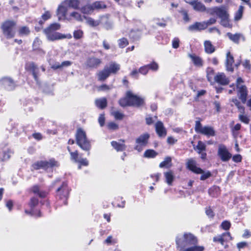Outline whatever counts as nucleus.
Masks as SVG:
<instances>
[{"instance_id": "1", "label": "nucleus", "mask_w": 251, "mask_h": 251, "mask_svg": "<svg viewBox=\"0 0 251 251\" xmlns=\"http://www.w3.org/2000/svg\"><path fill=\"white\" fill-rule=\"evenodd\" d=\"M61 25L59 23H55L50 24L45 28L43 32L46 35L47 39L50 41L61 40L65 38L71 39L72 36L71 34H64L56 32L60 29Z\"/></svg>"}, {"instance_id": "2", "label": "nucleus", "mask_w": 251, "mask_h": 251, "mask_svg": "<svg viewBox=\"0 0 251 251\" xmlns=\"http://www.w3.org/2000/svg\"><path fill=\"white\" fill-rule=\"evenodd\" d=\"M176 242L177 248L179 251H182L187 247L197 245L198 239L192 233H185L182 235L177 236L176 239Z\"/></svg>"}, {"instance_id": "3", "label": "nucleus", "mask_w": 251, "mask_h": 251, "mask_svg": "<svg viewBox=\"0 0 251 251\" xmlns=\"http://www.w3.org/2000/svg\"><path fill=\"white\" fill-rule=\"evenodd\" d=\"M119 103L122 107L126 106L139 107L144 104V99L128 91L126 92V97L119 100Z\"/></svg>"}, {"instance_id": "4", "label": "nucleus", "mask_w": 251, "mask_h": 251, "mask_svg": "<svg viewBox=\"0 0 251 251\" xmlns=\"http://www.w3.org/2000/svg\"><path fill=\"white\" fill-rule=\"evenodd\" d=\"M76 144L84 151H89L91 149L90 142L86 138V135L82 129L77 130L75 135Z\"/></svg>"}, {"instance_id": "5", "label": "nucleus", "mask_w": 251, "mask_h": 251, "mask_svg": "<svg viewBox=\"0 0 251 251\" xmlns=\"http://www.w3.org/2000/svg\"><path fill=\"white\" fill-rule=\"evenodd\" d=\"M16 23L14 21L7 20L2 23L1 28L3 35L7 39L12 38L15 34Z\"/></svg>"}, {"instance_id": "6", "label": "nucleus", "mask_w": 251, "mask_h": 251, "mask_svg": "<svg viewBox=\"0 0 251 251\" xmlns=\"http://www.w3.org/2000/svg\"><path fill=\"white\" fill-rule=\"evenodd\" d=\"M59 165L58 162L54 159H50L49 161L41 160L38 161L32 165V168L34 170L43 169L45 170L57 167Z\"/></svg>"}, {"instance_id": "7", "label": "nucleus", "mask_w": 251, "mask_h": 251, "mask_svg": "<svg viewBox=\"0 0 251 251\" xmlns=\"http://www.w3.org/2000/svg\"><path fill=\"white\" fill-rule=\"evenodd\" d=\"M195 130L197 133H201L208 137L214 136L215 135V130L212 126H202L201 122L199 121H196Z\"/></svg>"}, {"instance_id": "8", "label": "nucleus", "mask_w": 251, "mask_h": 251, "mask_svg": "<svg viewBox=\"0 0 251 251\" xmlns=\"http://www.w3.org/2000/svg\"><path fill=\"white\" fill-rule=\"evenodd\" d=\"M236 87L238 89V93L239 99L243 103H245L247 100L248 90L246 86L243 85L244 80L239 77L236 80Z\"/></svg>"}, {"instance_id": "9", "label": "nucleus", "mask_w": 251, "mask_h": 251, "mask_svg": "<svg viewBox=\"0 0 251 251\" xmlns=\"http://www.w3.org/2000/svg\"><path fill=\"white\" fill-rule=\"evenodd\" d=\"M56 193L57 197L62 200L64 204L66 205L67 204V200L69 194V189L67 184L65 182H63L61 186L57 189Z\"/></svg>"}, {"instance_id": "10", "label": "nucleus", "mask_w": 251, "mask_h": 251, "mask_svg": "<svg viewBox=\"0 0 251 251\" xmlns=\"http://www.w3.org/2000/svg\"><path fill=\"white\" fill-rule=\"evenodd\" d=\"M150 137V134L147 133L140 135L136 139L135 142L136 145L135 146L134 149L138 151L139 152H141L143 150V148L146 146L148 143Z\"/></svg>"}, {"instance_id": "11", "label": "nucleus", "mask_w": 251, "mask_h": 251, "mask_svg": "<svg viewBox=\"0 0 251 251\" xmlns=\"http://www.w3.org/2000/svg\"><path fill=\"white\" fill-rule=\"evenodd\" d=\"M0 86L8 91H11L15 89L16 84L11 77L5 76L0 79Z\"/></svg>"}, {"instance_id": "12", "label": "nucleus", "mask_w": 251, "mask_h": 251, "mask_svg": "<svg viewBox=\"0 0 251 251\" xmlns=\"http://www.w3.org/2000/svg\"><path fill=\"white\" fill-rule=\"evenodd\" d=\"M218 155L224 162L228 161L232 156L231 154L229 152L226 147L224 145L219 146Z\"/></svg>"}, {"instance_id": "13", "label": "nucleus", "mask_w": 251, "mask_h": 251, "mask_svg": "<svg viewBox=\"0 0 251 251\" xmlns=\"http://www.w3.org/2000/svg\"><path fill=\"white\" fill-rule=\"evenodd\" d=\"M38 204V200L36 198H32L30 200L29 205L30 207V211L25 210V213L32 216L41 217V214L40 211L37 212L34 210V207Z\"/></svg>"}, {"instance_id": "14", "label": "nucleus", "mask_w": 251, "mask_h": 251, "mask_svg": "<svg viewBox=\"0 0 251 251\" xmlns=\"http://www.w3.org/2000/svg\"><path fill=\"white\" fill-rule=\"evenodd\" d=\"M234 59L233 56L231 54L230 51H228L226 54L225 60V67L226 71L232 73L234 71Z\"/></svg>"}, {"instance_id": "15", "label": "nucleus", "mask_w": 251, "mask_h": 251, "mask_svg": "<svg viewBox=\"0 0 251 251\" xmlns=\"http://www.w3.org/2000/svg\"><path fill=\"white\" fill-rule=\"evenodd\" d=\"M187 168L194 173L200 174L203 172V170L197 166V162L193 158H189L186 162Z\"/></svg>"}, {"instance_id": "16", "label": "nucleus", "mask_w": 251, "mask_h": 251, "mask_svg": "<svg viewBox=\"0 0 251 251\" xmlns=\"http://www.w3.org/2000/svg\"><path fill=\"white\" fill-rule=\"evenodd\" d=\"M232 239V238L229 232H224L221 235H219L213 238V241L218 242L222 245H224L225 242H227Z\"/></svg>"}, {"instance_id": "17", "label": "nucleus", "mask_w": 251, "mask_h": 251, "mask_svg": "<svg viewBox=\"0 0 251 251\" xmlns=\"http://www.w3.org/2000/svg\"><path fill=\"white\" fill-rule=\"evenodd\" d=\"M216 82L222 85H226L229 82V80L224 73H218L214 76Z\"/></svg>"}, {"instance_id": "18", "label": "nucleus", "mask_w": 251, "mask_h": 251, "mask_svg": "<svg viewBox=\"0 0 251 251\" xmlns=\"http://www.w3.org/2000/svg\"><path fill=\"white\" fill-rule=\"evenodd\" d=\"M101 60L95 57H89L85 63L86 66L90 68H97L101 63Z\"/></svg>"}, {"instance_id": "19", "label": "nucleus", "mask_w": 251, "mask_h": 251, "mask_svg": "<svg viewBox=\"0 0 251 251\" xmlns=\"http://www.w3.org/2000/svg\"><path fill=\"white\" fill-rule=\"evenodd\" d=\"M99 22V25H102L106 29H109L112 27V23L107 15L100 17Z\"/></svg>"}, {"instance_id": "20", "label": "nucleus", "mask_w": 251, "mask_h": 251, "mask_svg": "<svg viewBox=\"0 0 251 251\" xmlns=\"http://www.w3.org/2000/svg\"><path fill=\"white\" fill-rule=\"evenodd\" d=\"M206 28V25L202 22H196L188 26V29L191 32L201 31Z\"/></svg>"}, {"instance_id": "21", "label": "nucleus", "mask_w": 251, "mask_h": 251, "mask_svg": "<svg viewBox=\"0 0 251 251\" xmlns=\"http://www.w3.org/2000/svg\"><path fill=\"white\" fill-rule=\"evenodd\" d=\"M111 145L117 151H123L126 148L124 140H119L118 141H113L111 142Z\"/></svg>"}, {"instance_id": "22", "label": "nucleus", "mask_w": 251, "mask_h": 251, "mask_svg": "<svg viewBox=\"0 0 251 251\" xmlns=\"http://www.w3.org/2000/svg\"><path fill=\"white\" fill-rule=\"evenodd\" d=\"M211 14H216L220 19L224 18L226 16H228L226 8L224 7H214L212 9Z\"/></svg>"}, {"instance_id": "23", "label": "nucleus", "mask_w": 251, "mask_h": 251, "mask_svg": "<svg viewBox=\"0 0 251 251\" xmlns=\"http://www.w3.org/2000/svg\"><path fill=\"white\" fill-rule=\"evenodd\" d=\"M155 130L159 137H165L166 135V130L163 123L160 121H158L155 124Z\"/></svg>"}, {"instance_id": "24", "label": "nucleus", "mask_w": 251, "mask_h": 251, "mask_svg": "<svg viewBox=\"0 0 251 251\" xmlns=\"http://www.w3.org/2000/svg\"><path fill=\"white\" fill-rule=\"evenodd\" d=\"M188 56L196 67L201 68L203 66V61L200 57L195 54H189Z\"/></svg>"}, {"instance_id": "25", "label": "nucleus", "mask_w": 251, "mask_h": 251, "mask_svg": "<svg viewBox=\"0 0 251 251\" xmlns=\"http://www.w3.org/2000/svg\"><path fill=\"white\" fill-rule=\"evenodd\" d=\"M110 75L109 71L108 70V66H106L102 71H100L97 74L98 80L100 81H104Z\"/></svg>"}, {"instance_id": "26", "label": "nucleus", "mask_w": 251, "mask_h": 251, "mask_svg": "<svg viewBox=\"0 0 251 251\" xmlns=\"http://www.w3.org/2000/svg\"><path fill=\"white\" fill-rule=\"evenodd\" d=\"M64 4L67 5L69 7L78 9H79L80 2L78 0H65Z\"/></svg>"}, {"instance_id": "27", "label": "nucleus", "mask_w": 251, "mask_h": 251, "mask_svg": "<svg viewBox=\"0 0 251 251\" xmlns=\"http://www.w3.org/2000/svg\"><path fill=\"white\" fill-rule=\"evenodd\" d=\"M204 50L208 54H211L215 50L214 46L209 40L205 41L204 42Z\"/></svg>"}, {"instance_id": "28", "label": "nucleus", "mask_w": 251, "mask_h": 251, "mask_svg": "<svg viewBox=\"0 0 251 251\" xmlns=\"http://www.w3.org/2000/svg\"><path fill=\"white\" fill-rule=\"evenodd\" d=\"M32 191L41 198L46 197L47 195V192L45 191L41 190L38 185H34L33 186L32 188Z\"/></svg>"}, {"instance_id": "29", "label": "nucleus", "mask_w": 251, "mask_h": 251, "mask_svg": "<svg viewBox=\"0 0 251 251\" xmlns=\"http://www.w3.org/2000/svg\"><path fill=\"white\" fill-rule=\"evenodd\" d=\"M193 6L194 10L198 11L203 12L206 9L205 6L201 2L195 0L190 4Z\"/></svg>"}, {"instance_id": "30", "label": "nucleus", "mask_w": 251, "mask_h": 251, "mask_svg": "<svg viewBox=\"0 0 251 251\" xmlns=\"http://www.w3.org/2000/svg\"><path fill=\"white\" fill-rule=\"evenodd\" d=\"M29 68L32 72V75L34 78L37 82L38 81V75L39 73V68L38 66L34 63H31L29 64Z\"/></svg>"}, {"instance_id": "31", "label": "nucleus", "mask_w": 251, "mask_h": 251, "mask_svg": "<svg viewBox=\"0 0 251 251\" xmlns=\"http://www.w3.org/2000/svg\"><path fill=\"white\" fill-rule=\"evenodd\" d=\"M67 5L64 4V1L58 6L57 9V15L59 17H65L67 12Z\"/></svg>"}, {"instance_id": "32", "label": "nucleus", "mask_w": 251, "mask_h": 251, "mask_svg": "<svg viewBox=\"0 0 251 251\" xmlns=\"http://www.w3.org/2000/svg\"><path fill=\"white\" fill-rule=\"evenodd\" d=\"M96 105L100 109H103L107 106V100L105 98H101L95 100Z\"/></svg>"}, {"instance_id": "33", "label": "nucleus", "mask_w": 251, "mask_h": 251, "mask_svg": "<svg viewBox=\"0 0 251 251\" xmlns=\"http://www.w3.org/2000/svg\"><path fill=\"white\" fill-rule=\"evenodd\" d=\"M120 69V65L115 62H111L108 66L109 74H116Z\"/></svg>"}, {"instance_id": "34", "label": "nucleus", "mask_w": 251, "mask_h": 251, "mask_svg": "<svg viewBox=\"0 0 251 251\" xmlns=\"http://www.w3.org/2000/svg\"><path fill=\"white\" fill-rule=\"evenodd\" d=\"M83 18L86 20V23L91 27H96L99 25V19L95 20L91 17L83 16Z\"/></svg>"}, {"instance_id": "35", "label": "nucleus", "mask_w": 251, "mask_h": 251, "mask_svg": "<svg viewBox=\"0 0 251 251\" xmlns=\"http://www.w3.org/2000/svg\"><path fill=\"white\" fill-rule=\"evenodd\" d=\"M164 176L166 178V181L169 185H171L174 179V176L172 171H170L169 172L164 173Z\"/></svg>"}, {"instance_id": "36", "label": "nucleus", "mask_w": 251, "mask_h": 251, "mask_svg": "<svg viewBox=\"0 0 251 251\" xmlns=\"http://www.w3.org/2000/svg\"><path fill=\"white\" fill-rule=\"evenodd\" d=\"M227 36L229 38L230 40L232 41L235 43H238L242 35L239 33H236L233 34L230 32H228L226 34Z\"/></svg>"}, {"instance_id": "37", "label": "nucleus", "mask_w": 251, "mask_h": 251, "mask_svg": "<svg viewBox=\"0 0 251 251\" xmlns=\"http://www.w3.org/2000/svg\"><path fill=\"white\" fill-rule=\"evenodd\" d=\"M93 10H99L105 8L106 6L103 2L96 1L92 3Z\"/></svg>"}, {"instance_id": "38", "label": "nucleus", "mask_w": 251, "mask_h": 251, "mask_svg": "<svg viewBox=\"0 0 251 251\" xmlns=\"http://www.w3.org/2000/svg\"><path fill=\"white\" fill-rule=\"evenodd\" d=\"M204 247L196 245H191L183 249L181 251H203Z\"/></svg>"}, {"instance_id": "39", "label": "nucleus", "mask_w": 251, "mask_h": 251, "mask_svg": "<svg viewBox=\"0 0 251 251\" xmlns=\"http://www.w3.org/2000/svg\"><path fill=\"white\" fill-rule=\"evenodd\" d=\"M80 10L82 13L86 14H91L94 11L92 4L84 6L81 8Z\"/></svg>"}, {"instance_id": "40", "label": "nucleus", "mask_w": 251, "mask_h": 251, "mask_svg": "<svg viewBox=\"0 0 251 251\" xmlns=\"http://www.w3.org/2000/svg\"><path fill=\"white\" fill-rule=\"evenodd\" d=\"M172 159L170 157H166L165 158L164 160L161 162L159 164L160 168H169L170 167L169 164L171 163Z\"/></svg>"}, {"instance_id": "41", "label": "nucleus", "mask_w": 251, "mask_h": 251, "mask_svg": "<svg viewBox=\"0 0 251 251\" xmlns=\"http://www.w3.org/2000/svg\"><path fill=\"white\" fill-rule=\"evenodd\" d=\"M157 154V153L153 150H147L144 152V157L147 158H153Z\"/></svg>"}, {"instance_id": "42", "label": "nucleus", "mask_w": 251, "mask_h": 251, "mask_svg": "<svg viewBox=\"0 0 251 251\" xmlns=\"http://www.w3.org/2000/svg\"><path fill=\"white\" fill-rule=\"evenodd\" d=\"M70 16L73 17L74 19L78 22H82L83 16L82 17L81 14L77 12H73L70 13Z\"/></svg>"}, {"instance_id": "43", "label": "nucleus", "mask_w": 251, "mask_h": 251, "mask_svg": "<svg viewBox=\"0 0 251 251\" xmlns=\"http://www.w3.org/2000/svg\"><path fill=\"white\" fill-rule=\"evenodd\" d=\"M83 31L81 29L75 30L73 32V37L76 39H80L83 37Z\"/></svg>"}, {"instance_id": "44", "label": "nucleus", "mask_w": 251, "mask_h": 251, "mask_svg": "<svg viewBox=\"0 0 251 251\" xmlns=\"http://www.w3.org/2000/svg\"><path fill=\"white\" fill-rule=\"evenodd\" d=\"M111 114L114 117L116 120H122L124 117L123 113L118 110H112Z\"/></svg>"}, {"instance_id": "45", "label": "nucleus", "mask_w": 251, "mask_h": 251, "mask_svg": "<svg viewBox=\"0 0 251 251\" xmlns=\"http://www.w3.org/2000/svg\"><path fill=\"white\" fill-rule=\"evenodd\" d=\"M244 10V7L242 5H240L239 7V9L237 12L236 13L235 16V20H239L241 19L242 16L243 12Z\"/></svg>"}, {"instance_id": "46", "label": "nucleus", "mask_w": 251, "mask_h": 251, "mask_svg": "<svg viewBox=\"0 0 251 251\" xmlns=\"http://www.w3.org/2000/svg\"><path fill=\"white\" fill-rule=\"evenodd\" d=\"M232 101L238 107L240 113H244V108L241 105L240 101L236 99H232Z\"/></svg>"}, {"instance_id": "47", "label": "nucleus", "mask_w": 251, "mask_h": 251, "mask_svg": "<svg viewBox=\"0 0 251 251\" xmlns=\"http://www.w3.org/2000/svg\"><path fill=\"white\" fill-rule=\"evenodd\" d=\"M30 32V30L27 26H23L19 29V33L21 35H27Z\"/></svg>"}, {"instance_id": "48", "label": "nucleus", "mask_w": 251, "mask_h": 251, "mask_svg": "<svg viewBox=\"0 0 251 251\" xmlns=\"http://www.w3.org/2000/svg\"><path fill=\"white\" fill-rule=\"evenodd\" d=\"M128 41L126 38H123L118 41L119 46L121 48H124L128 45Z\"/></svg>"}, {"instance_id": "49", "label": "nucleus", "mask_w": 251, "mask_h": 251, "mask_svg": "<svg viewBox=\"0 0 251 251\" xmlns=\"http://www.w3.org/2000/svg\"><path fill=\"white\" fill-rule=\"evenodd\" d=\"M141 36V33L139 31H138L137 33H135L134 31H131L130 33V36L135 40L139 39Z\"/></svg>"}, {"instance_id": "50", "label": "nucleus", "mask_w": 251, "mask_h": 251, "mask_svg": "<svg viewBox=\"0 0 251 251\" xmlns=\"http://www.w3.org/2000/svg\"><path fill=\"white\" fill-rule=\"evenodd\" d=\"M206 148L205 145L201 141H199L198 145L197 146V149L199 150V153H201V151H205Z\"/></svg>"}, {"instance_id": "51", "label": "nucleus", "mask_w": 251, "mask_h": 251, "mask_svg": "<svg viewBox=\"0 0 251 251\" xmlns=\"http://www.w3.org/2000/svg\"><path fill=\"white\" fill-rule=\"evenodd\" d=\"M221 24L225 27H229L230 26L228 16L221 19Z\"/></svg>"}, {"instance_id": "52", "label": "nucleus", "mask_w": 251, "mask_h": 251, "mask_svg": "<svg viewBox=\"0 0 251 251\" xmlns=\"http://www.w3.org/2000/svg\"><path fill=\"white\" fill-rule=\"evenodd\" d=\"M199 174H201V176L200 177V179L201 180H204L209 178L211 176V174L209 171L205 172L203 171L201 173H200Z\"/></svg>"}, {"instance_id": "53", "label": "nucleus", "mask_w": 251, "mask_h": 251, "mask_svg": "<svg viewBox=\"0 0 251 251\" xmlns=\"http://www.w3.org/2000/svg\"><path fill=\"white\" fill-rule=\"evenodd\" d=\"M239 119L243 123L248 124L250 122L249 118L246 116L244 115L243 113H241L239 115Z\"/></svg>"}, {"instance_id": "54", "label": "nucleus", "mask_w": 251, "mask_h": 251, "mask_svg": "<svg viewBox=\"0 0 251 251\" xmlns=\"http://www.w3.org/2000/svg\"><path fill=\"white\" fill-rule=\"evenodd\" d=\"M149 69H150L153 71H156L158 69V65L157 63L153 62L151 64L147 65Z\"/></svg>"}, {"instance_id": "55", "label": "nucleus", "mask_w": 251, "mask_h": 251, "mask_svg": "<svg viewBox=\"0 0 251 251\" xmlns=\"http://www.w3.org/2000/svg\"><path fill=\"white\" fill-rule=\"evenodd\" d=\"M230 223L227 221H224L223 222L221 225V226L222 228L226 230H227L230 227Z\"/></svg>"}, {"instance_id": "56", "label": "nucleus", "mask_w": 251, "mask_h": 251, "mask_svg": "<svg viewBox=\"0 0 251 251\" xmlns=\"http://www.w3.org/2000/svg\"><path fill=\"white\" fill-rule=\"evenodd\" d=\"M77 162H78L79 163V165L78 166L79 169H81V165L87 166L88 165V164H89L88 161L87 160V159L86 158H82L80 160H78Z\"/></svg>"}, {"instance_id": "57", "label": "nucleus", "mask_w": 251, "mask_h": 251, "mask_svg": "<svg viewBox=\"0 0 251 251\" xmlns=\"http://www.w3.org/2000/svg\"><path fill=\"white\" fill-rule=\"evenodd\" d=\"M149 70V68L147 65L140 68L138 72L144 75H146L148 73Z\"/></svg>"}, {"instance_id": "58", "label": "nucleus", "mask_w": 251, "mask_h": 251, "mask_svg": "<svg viewBox=\"0 0 251 251\" xmlns=\"http://www.w3.org/2000/svg\"><path fill=\"white\" fill-rule=\"evenodd\" d=\"M179 12L181 13L182 15L183 16V20L185 22H188L189 21V17L188 16L187 12L185 9H181L179 11Z\"/></svg>"}, {"instance_id": "59", "label": "nucleus", "mask_w": 251, "mask_h": 251, "mask_svg": "<svg viewBox=\"0 0 251 251\" xmlns=\"http://www.w3.org/2000/svg\"><path fill=\"white\" fill-rule=\"evenodd\" d=\"M179 40L178 38H175L172 41V47L174 49H177L179 47Z\"/></svg>"}, {"instance_id": "60", "label": "nucleus", "mask_w": 251, "mask_h": 251, "mask_svg": "<svg viewBox=\"0 0 251 251\" xmlns=\"http://www.w3.org/2000/svg\"><path fill=\"white\" fill-rule=\"evenodd\" d=\"M41 43V41L38 38H36L33 43V47L34 49L35 50L38 49Z\"/></svg>"}, {"instance_id": "61", "label": "nucleus", "mask_w": 251, "mask_h": 251, "mask_svg": "<svg viewBox=\"0 0 251 251\" xmlns=\"http://www.w3.org/2000/svg\"><path fill=\"white\" fill-rule=\"evenodd\" d=\"M108 128L109 129L116 130L118 128V125L114 122H110L107 125Z\"/></svg>"}, {"instance_id": "62", "label": "nucleus", "mask_w": 251, "mask_h": 251, "mask_svg": "<svg viewBox=\"0 0 251 251\" xmlns=\"http://www.w3.org/2000/svg\"><path fill=\"white\" fill-rule=\"evenodd\" d=\"M205 213L209 218H212L214 216V213L210 207L206 208Z\"/></svg>"}, {"instance_id": "63", "label": "nucleus", "mask_w": 251, "mask_h": 251, "mask_svg": "<svg viewBox=\"0 0 251 251\" xmlns=\"http://www.w3.org/2000/svg\"><path fill=\"white\" fill-rule=\"evenodd\" d=\"M241 126L240 124H237L235 125V126L233 127L232 130L233 134L234 136H237L238 133L236 132V131H238L240 129Z\"/></svg>"}, {"instance_id": "64", "label": "nucleus", "mask_w": 251, "mask_h": 251, "mask_svg": "<svg viewBox=\"0 0 251 251\" xmlns=\"http://www.w3.org/2000/svg\"><path fill=\"white\" fill-rule=\"evenodd\" d=\"M216 22V19L214 18H211L209 19L207 21H204L203 23H204L206 25V28L210 25H213L215 24Z\"/></svg>"}]
</instances>
